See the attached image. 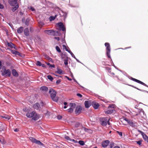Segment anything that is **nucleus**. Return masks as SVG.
I'll use <instances>...</instances> for the list:
<instances>
[{"label": "nucleus", "mask_w": 148, "mask_h": 148, "mask_svg": "<svg viewBox=\"0 0 148 148\" xmlns=\"http://www.w3.org/2000/svg\"><path fill=\"white\" fill-rule=\"evenodd\" d=\"M26 116L29 118H32V119L34 121L37 120L39 118V116L34 111L28 112L26 113Z\"/></svg>", "instance_id": "f257e3e1"}, {"label": "nucleus", "mask_w": 148, "mask_h": 148, "mask_svg": "<svg viewBox=\"0 0 148 148\" xmlns=\"http://www.w3.org/2000/svg\"><path fill=\"white\" fill-rule=\"evenodd\" d=\"M49 93L53 101L55 102L58 101V97L56 96V92L55 90L51 88L49 90Z\"/></svg>", "instance_id": "f03ea898"}, {"label": "nucleus", "mask_w": 148, "mask_h": 148, "mask_svg": "<svg viewBox=\"0 0 148 148\" xmlns=\"http://www.w3.org/2000/svg\"><path fill=\"white\" fill-rule=\"evenodd\" d=\"M3 71H2V75L3 76L10 77L11 75V71L8 69L6 70L5 67L3 68Z\"/></svg>", "instance_id": "7ed1b4c3"}, {"label": "nucleus", "mask_w": 148, "mask_h": 148, "mask_svg": "<svg viewBox=\"0 0 148 148\" xmlns=\"http://www.w3.org/2000/svg\"><path fill=\"white\" fill-rule=\"evenodd\" d=\"M108 120V117H105L100 119V121L101 122V125L104 126H106L107 124V122Z\"/></svg>", "instance_id": "20e7f679"}, {"label": "nucleus", "mask_w": 148, "mask_h": 148, "mask_svg": "<svg viewBox=\"0 0 148 148\" xmlns=\"http://www.w3.org/2000/svg\"><path fill=\"white\" fill-rule=\"evenodd\" d=\"M106 47V54L108 58H111L110 56V44L109 43L106 42L105 44Z\"/></svg>", "instance_id": "39448f33"}, {"label": "nucleus", "mask_w": 148, "mask_h": 148, "mask_svg": "<svg viewBox=\"0 0 148 148\" xmlns=\"http://www.w3.org/2000/svg\"><path fill=\"white\" fill-rule=\"evenodd\" d=\"M124 120L126 121L131 127H135V123H133L132 121L128 119L127 118L124 119Z\"/></svg>", "instance_id": "423d86ee"}, {"label": "nucleus", "mask_w": 148, "mask_h": 148, "mask_svg": "<svg viewBox=\"0 0 148 148\" xmlns=\"http://www.w3.org/2000/svg\"><path fill=\"white\" fill-rule=\"evenodd\" d=\"M138 132L141 134L144 140L146 141L148 143V137L141 131L138 130Z\"/></svg>", "instance_id": "0eeeda50"}, {"label": "nucleus", "mask_w": 148, "mask_h": 148, "mask_svg": "<svg viewBox=\"0 0 148 148\" xmlns=\"http://www.w3.org/2000/svg\"><path fill=\"white\" fill-rule=\"evenodd\" d=\"M82 110L81 107L80 106H77L75 109V114H79L81 113Z\"/></svg>", "instance_id": "6e6552de"}, {"label": "nucleus", "mask_w": 148, "mask_h": 148, "mask_svg": "<svg viewBox=\"0 0 148 148\" xmlns=\"http://www.w3.org/2000/svg\"><path fill=\"white\" fill-rule=\"evenodd\" d=\"M57 25L63 31H66V28L64 26L63 24L62 23L59 22L58 23Z\"/></svg>", "instance_id": "1a4fd4ad"}, {"label": "nucleus", "mask_w": 148, "mask_h": 148, "mask_svg": "<svg viewBox=\"0 0 148 148\" xmlns=\"http://www.w3.org/2000/svg\"><path fill=\"white\" fill-rule=\"evenodd\" d=\"M9 3L11 6H13L18 4L17 3V0H11L9 1Z\"/></svg>", "instance_id": "9d476101"}, {"label": "nucleus", "mask_w": 148, "mask_h": 148, "mask_svg": "<svg viewBox=\"0 0 148 148\" xmlns=\"http://www.w3.org/2000/svg\"><path fill=\"white\" fill-rule=\"evenodd\" d=\"M45 32L49 35H53L54 34L55 31L53 30H47L44 31Z\"/></svg>", "instance_id": "9b49d317"}, {"label": "nucleus", "mask_w": 148, "mask_h": 148, "mask_svg": "<svg viewBox=\"0 0 148 148\" xmlns=\"http://www.w3.org/2000/svg\"><path fill=\"white\" fill-rule=\"evenodd\" d=\"M131 79L134 81V82H135L137 83H138L139 84H141L145 86H147V85L145 84L143 82H142L141 81L138 80L136 79H135V78H133L132 77H131Z\"/></svg>", "instance_id": "f8f14e48"}, {"label": "nucleus", "mask_w": 148, "mask_h": 148, "mask_svg": "<svg viewBox=\"0 0 148 148\" xmlns=\"http://www.w3.org/2000/svg\"><path fill=\"white\" fill-rule=\"evenodd\" d=\"M92 106L93 107V108L95 109L96 110L98 108V107L99 106V104L97 102L95 101H93L92 102Z\"/></svg>", "instance_id": "ddd939ff"}, {"label": "nucleus", "mask_w": 148, "mask_h": 148, "mask_svg": "<svg viewBox=\"0 0 148 148\" xmlns=\"http://www.w3.org/2000/svg\"><path fill=\"white\" fill-rule=\"evenodd\" d=\"M109 141L108 140H106L102 143V145L103 147H106L108 146L109 143Z\"/></svg>", "instance_id": "4468645a"}, {"label": "nucleus", "mask_w": 148, "mask_h": 148, "mask_svg": "<svg viewBox=\"0 0 148 148\" xmlns=\"http://www.w3.org/2000/svg\"><path fill=\"white\" fill-rule=\"evenodd\" d=\"M33 107L34 109L37 110H39L40 108V104L38 103H36L33 105Z\"/></svg>", "instance_id": "2eb2a0df"}, {"label": "nucleus", "mask_w": 148, "mask_h": 148, "mask_svg": "<svg viewBox=\"0 0 148 148\" xmlns=\"http://www.w3.org/2000/svg\"><path fill=\"white\" fill-rule=\"evenodd\" d=\"M65 138L67 140L73 142L74 143H77V141L73 139H71L68 136H65Z\"/></svg>", "instance_id": "dca6fc26"}, {"label": "nucleus", "mask_w": 148, "mask_h": 148, "mask_svg": "<svg viewBox=\"0 0 148 148\" xmlns=\"http://www.w3.org/2000/svg\"><path fill=\"white\" fill-rule=\"evenodd\" d=\"M85 107L86 108H88L91 106V103L89 101H85L84 102Z\"/></svg>", "instance_id": "f3484780"}, {"label": "nucleus", "mask_w": 148, "mask_h": 148, "mask_svg": "<svg viewBox=\"0 0 148 148\" xmlns=\"http://www.w3.org/2000/svg\"><path fill=\"white\" fill-rule=\"evenodd\" d=\"M7 45L8 46L12 48H14L15 49H16V48L15 47V45H14L11 42H7Z\"/></svg>", "instance_id": "a211bd4d"}, {"label": "nucleus", "mask_w": 148, "mask_h": 148, "mask_svg": "<svg viewBox=\"0 0 148 148\" xmlns=\"http://www.w3.org/2000/svg\"><path fill=\"white\" fill-rule=\"evenodd\" d=\"M10 51L12 54L15 55L20 56V53L19 52L15 50L12 49Z\"/></svg>", "instance_id": "6ab92c4d"}, {"label": "nucleus", "mask_w": 148, "mask_h": 148, "mask_svg": "<svg viewBox=\"0 0 148 148\" xmlns=\"http://www.w3.org/2000/svg\"><path fill=\"white\" fill-rule=\"evenodd\" d=\"M40 89L42 92H47L48 90L47 87L45 86L41 87Z\"/></svg>", "instance_id": "aec40b11"}, {"label": "nucleus", "mask_w": 148, "mask_h": 148, "mask_svg": "<svg viewBox=\"0 0 148 148\" xmlns=\"http://www.w3.org/2000/svg\"><path fill=\"white\" fill-rule=\"evenodd\" d=\"M12 75L15 77H18V74L15 69H13L12 70Z\"/></svg>", "instance_id": "412c9836"}, {"label": "nucleus", "mask_w": 148, "mask_h": 148, "mask_svg": "<svg viewBox=\"0 0 148 148\" xmlns=\"http://www.w3.org/2000/svg\"><path fill=\"white\" fill-rule=\"evenodd\" d=\"M24 34L27 36L29 35V31L28 28H26L24 29Z\"/></svg>", "instance_id": "4be33fe9"}, {"label": "nucleus", "mask_w": 148, "mask_h": 148, "mask_svg": "<svg viewBox=\"0 0 148 148\" xmlns=\"http://www.w3.org/2000/svg\"><path fill=\"white\" fill-rule=\"evenodd\" d=\"M57 16V14L56 15L54 16H51L49 17V19L50 21H51L54 20Z\"/></svg>", "instance_id": "5701e85b"}, {"label": "nucleus", "mask_w": 148, "mask_h": 148, "mask_svg": "<svg viewBox=\"0 0 148 148\" xmlns=\"http://www.w3.org/2000/svg\"><path fill=\"white\" fill-rule=\"evenodd\" d=\"M23 27H20L17 30V32L19 34L21 33L23 31Z\"/></svg>", "instance_id": "b1692460"}, {"label": "nucleus", "mask_w": 148, "mask_h": 148, "mask_svg": "<svg viewBox=\"0 0 148 148\" xmlns=\"http://www.w3.org/2000/svg\"><path fill=\"white\" fill-rule=\"evenodd\" d=\"M5 128V125H3L0 122V131H3Z\"/></svg>", "instance_id": "393cba45"}, {"label": "nucleus", "mask_w": 148, "mask_h": 148, "mask_svg": "<svg viewBox=\"0 0 148 148\" xmlns=\"http://www.w3.org/2000/svg\"><path fill=\"white\" fill-rule=\"evenodd\" d=\"M114 111V109L109 110L105 111L106 113L108 114H111L113 113Z\"/></svg>", "instance_id": "a878e982"}, {"label": "nucleus", "mask_w": 148, "mask_h": 148, "mask_svg": "<svg viewBox=\"0 0 148 148\" xmlns=\"http://www.w3.org/2000/svg\"><path fill=\"white\" fill-rule=\"evenodd\" d=\"M18 7V4H17V5L15 6V7L12 8V10L13 12H14L17 9Z\"/></svg>", "instance_id": "bb28decb"}, {"label": "nucleus", "mask_w": 148, "mask_h": 148, "mask_svg": "<svg viewBox=\"0 0 148 148\" xmlns=\"http://www.w3.org/2000/svg\"><path fill=\"white\" fill-rule=\"evenodd\" d=\"M57 71H56V72L57 73H58L59 74H61L62 73H63V71L61 69L57 68Z\"/></svg>", "instance_id": "cd10ccee"}, {"label": "nucleus", "mask_w": 148, "mask_h": 148, "mask_svg": "<svg viewBox=\"0 0 148 148\" xmlns=\"http://www.w3.org/2000/svg\"><path fill=\"white\" fill-rule=\"evenodd\" d=\"M34 143L40 145H43V144L40 140H36Z\"/></svg>", "instance_id": "c85d7f7f"}, {"label": "nucleus", "mask_w": 148, "mask_h": 148, "mask_svg": "<svg viewBox=\"0 0 148 148\" xmlns=\"http://www.w3.org/2000/svg\"><path fill=\"white\" fill-rule=\"evenodd\" d=\"M70 108H72L73 109L75 107L76 105L75 103H72L70 104Z\"/></svg>", "instance_id": "c756f323"}, {"label": "nucleus", "mask_w": 148, "mask_h": 148, "mask_svg": "<svg viewBox=\"0 0 148 148\" xmlns=\"http://www.w3.org/2000/svg\"><path fill=\"white\" fill-rule=\"evenodd\" d=\"M116 106L114 104H112L110 105L108 107V108L109 109L110 108H116Z\"/></svg>", "instance_id": "7c9ffc66"}, {"label": "nucleus", "mask_w": 148, "mask_h": 148, "mask_svg": "<svg viewBox=\"0 0 148 148\" xmlns=\"http://www.w3.org/2000/svg\"><path fill=\"white\" fill-rule=\"evenodd\" d=\"M2 117L5 119L9 120L10 119V117L8 115H5L2 116Z\"/></svg>", "instance_id": "2f4dec72"}, {"label": "nucleus", "mask_w": 148, "mask_h": 148, "mask_svg": "<svg viewBox=\"0 0 148 148\" xmlns=\"http://www.w3.org/2000/svg\"><path fill=\"white\" fill-rule=\"evenodd\" d=\"M29 139L33 143H35V142L36 140L35 138H34L33 137H30L29 138Z\"/></svg>", "instance_id": "473e14b6"}, {"label": "nucleus", "mask_w": 148, "mask_h": 148, "mask_svg": "<svg viewBox=\"0 0 148 148\" xmlns=\"http://www.w3.org/2000/svg\"><path fill=\"white\" fill-rule=\"evenodd\" d=\"M143 140H139L136 141V143L140 146H141L142 145V143Z\"/></svg>", "instance_id": "72a5a7b5"}, {"label": "nucleus", "mask_w": 148, "mask_h": 148, "mask_svg": "<svg viewBox=\"0 0 148 148\" xmlns=\"http://www.w3.org/2000/svg\"><path fill=\"white\" fill-rule=\"evenodd\" d=\"M29 18H27L26 19L25 21V24L27 25H29Z\"/></svg>", "instance_id": "f704fd0d"}, {"label": "nucleus", "mask_w": 148, "mask_h": 148, "mask_svg": "<svg viewBox=\"0 0 148 148\" xmlns=\"http://www.w3.org/2000/svg\"><path fill=\"white\" fill-rule=\"evenodd\" d=\"M47 77L48 79L51 81H52L53 80V77L50 75H48Z\"/></svg>", "instance_id": "c9c22d12"}, {"label": "nucleus", "mask_w": 148, "mask_h": 148, "mask_svg": "<svg viewBox=\"0 0 148 148\" xmlns=\"http://www.w3.org/2000/svg\"><path fill=\"white\" fill-rule=\"evenodd\" d=\"M81 145L83 146L84 145V142L82 140H80L78 142Z\"/></svg>", "instance_id": "e433bc0d"}, {"label": "nucleus", "mask_w": 148, "mask_h": 148, "mask_svg": "<svg viewBox=\"0 0 148 148\" xmlns=\"http://www.w3.org/2000/svg\"><path fill=\"white\" fill-rule=\"evenodd\" d=\"M36 64L37 66H40L42 65V64L40 61H38L37 62Z\"/></svg>", "instance_id": "4c0bfd02"}, {"label": "nucleus", "mask_w": 148, "mask_h": 148, "mask_svg": "<svg viewBox=\"0 0 148 148\" xmlns=\"http://www.w3.org/2000/svg\"><path fill=\"white\" fill-rule=\"evenodd\" d=\"M56 50L58 52L60 53L61 52V50L58 46H56Z\"/></svg>", "instance_id": "58836bf2"}, {"label": "nucleus", "mask_w": 148, "mask_h": 148, "mask_svg": "<svg viewBox=\"0 0 148 148\" xmlns=\"http://www.w3.org/2000/svg\"><path fill=\"white\" fill-rule=\"evenodd\" d=\"M73 109L72 108H70L67 110L68 112L71 113L72 112H73Z\"/></svg>", "instance_id": "ea45409f"}, {"label": "nucleus", "mask_w": 148, "mask_h": 148, "mask_svg": "<svg viewBox=\"0 0 148 148\" xmlns=\"http://www.w3.org/2000/svg\"><path fill=\"white\" fill-rule=\"evenodd\" d=\"M0 142L3 144H5V141L3 139H0Z\"/></svg>", "instance_id": "a19ab883"}, {"label": "nucleus", "mask_w": 148, "mask_h": 148, "mask_svg": "<svg viewBox=\"0 0 148 148\" xmlns=\"http://www.w3.org/2000/svg\"><path fill=\"white\" fill-rule=\"evenodd\" d=\"M80 125V123L79 122H77L75 124V126L76 127H78Z\"/></svg>", "instance_id": "79ce46f5"}, {"label": "nucleus", "mask_w": 148, "mask_h": 148, "mask_svg": "<svg viewBox=\"0 0 148 148\" xmlns=\"http://www.w3.org/2000/svg\"><path fill=\"white\" fill-rule=\"evenodd\" d=\"M114 144L113 142H111L110 144V148H112L114 146Z\"/></svg>", "instance_id": "37998d69"}, {"label": "nucleus", "mask_w": 148, "mask_h": 148, "mask_svg": "<svg viewBox=\"0 0 148 148\" xmlns=\"http://www.w3.org/2000/svg\"><path fill=\"white\" fill-rule=\"evenodd\" d=\"M116 132L121 136H122V133L121 132L117 131Z\"/></svg>", "instance_id": "c03bdc74"}, {"label": "nucleus", "mask_w": 148, "mask_h": 148, "mask_svg": "<svg viewBox=\"0 0 148 148\" xmlns=\"http://www.w3.org/2000/svg\"><path fill=\"white\" fill-rule=\"evenodd\" d=\"M57 118L58 119L60 120V119H61L62 118V117L61 115H58L57 116Z\"/></svg>", "instance_id": "a18cd8bd"}, {"label": "nucleus", "mask_w": 148, "mask_h": 148, "mask_svg": "<svg viewBox=\"0 0 148 148\" xmlns=\"http://www.w3.org/2000/svg\"><path fill=\"white\" fill-rule=\"evenodd\" d=\"M73 80L74 81V82H75L76 83H77V84H78L79 85V86H81V87H82V88H84L83 86H81V85H80L78 83V82H77L75 80V79L74 78H73Z\"/></svg>", "instance_id": "49530a36"}, {"label": "nucleus", "mask_w": 148, "mask_h": 148, "mask_svg": "<svg viewBox=\"0 0 148 148\" xmlns=\"http://www.w3.org/2000/svg\"><path fill=\"white\" fill-rule=\"evenodd\" d=\"M64 64L66 65H67L68 64L67 60H64Z\"/></svg>", "instance_id": "de8ad7c7"}, {"label": "nucleus", "mask_w": 148, "mask_h": 148, "mask_svg": "<svg viewBox=\"0 0 148 148\" xmlns=\"http://www.w3.org/2000/svg\"><path fill=\"white\" fill-rule=\"evenodd\" d=\"M30 10H31L32 11H34L35 10V9L33 7L31 6L30 8Z\"/></svg>", "instance_id": "09e8293b"}, {"label": "nucleus", "mask_w": 148, "mask_h": 148, "mask_svg": "<svg viewBox=\"0 0 148 148\" xmlns=\"http://www.w3.org/2000/svg\"><path fill=\"white\" fill-rule=\"evenodd\" d=\"M66 51L69 52L70 54L72 53L70 49L69 50L68 49H66Z\"/></svg>", "instance_id": "8fccbe9b"}, {"label": "nucleus", "mask_w": 148, "mask_h": 148, "mask_svg": "<svg viewBox=\"0 0 148 148\" xmlns=\"http://www.w3.org/2000/svg\"><path fill=\"white\" fill-rule=\"evenodd\" d=\"M23 110L24 111L27 112V113L28 112V109H27L26 108H23Z\"/></svg>", "instance_id": "3c124183"}, {"label": "nucleus", "mask_w": 148, "mask_h": 148, "mask_svg": "<svg viewBox=\"0 0 148 148\" xmlns=\"http://www.w3.org/2000/svg\"><path fill=\"white\" fill-rule=\"evenodd\" d=\"M4 8V6L3 5L0 3V8L1 9H3Z\"/></svg>", "instance_id": "603ef678"}, {"label": "nucleus", "mask_w": 148, "mask_h": 148, "mask_svg": "<svg viewBox=\"0 0 148 148\" xmlns=\"http://www.w3.org/2000/svg\"><path fill=\"white\" fill-rule=\"evenodd\" d=\"M132 87L134 88H135L136 89H137V90H140V91H142L140 89H139L136 87L135 86H132V85H130Z\"/></svg>", "instance_id": "864d4df0"}, {"label": "nucleus", "mask_w": 148, "mask_h": 148, "mask_svg": "<svg viewBox=\"0 0 148 148\" xmlns=\"http://www.w3.org/2000/svg\"><path fill=\"white\" fill-rule=\"evenodd\" d=\"M60 82H61L60 80V79L58 80H57V81L56 82V83L57 84H59L60 83Z\"/></svg>", "instance_id": "5fc2aeb1"}, {"label": "nucleus", "mask_w": 148, "mask_h": 148, "mask_svg": "<svg viewBox=\"0 0 148 148\" xmlns=\"http://www.w3.org/2000/svg\"><path fill=\"white\" fill-rule=\"evenodd\" d=\"M71 55L75 59H76V58L73 53L71 54Z\"/></svg>", "instance_id": "6e6d98bb"}, {"label": "nucleus", "mask_w": 148, "mask_h": 148, "mask_svg": "<svg viewBox=\"0 0 148 148\" xmlns=\"http://www.w3.org/2000/svg\"><path fill=\"white\" fill-rule=\"evenodd\" d=\"M77 96L78 97H82V95L78 93L77 95Z\"/></svg>", "instance_id": "4d7b16f0"}, {"label": "nucleus", "mask_w": 148, "mask_h": 148, "mask_svg": "<svg viewBox=\"0 0 148 148\" xmlns=\"http://www.w3.org/2000/svg\"><path fill=\"white\" fill-rule=\"evenodd\" d=\"M9 24V25H10V27L12 28H13V25H12V24L11 23H8Z\"/></svg>", "instance_id": "13d9d810"}, {"label": "nucleus", "mask_w": 148, "mask_h": 148, "mask_svg": "<svg viewBox=\"0 0 148 148\" xmlns=\"http://www.w3.org/2000/svg\"><path fill=\"white\" fill-rule=\"evenodd\" d=\"M65 77H66V78H67L69 80V81H71L72 80V79L71 78H69V77H68L67 76H65Z\"/></svg>", "instance_id": "bf43d9fd"}, {"label": "nucleus", "mask_w": 148, "mask_h": 148, "mask_svg": "<svg viewBox=\"0 0 148 148\" xmlns=\"http://www.w3.org/2000/svg\"><path fill=\"white\" fill-rule=\"evenodd\" d=\"M54 38L58 41L60 40V38L58 37H55Z\"/></svg>", "instance_id": "052dcab7"}, {"label": "nucleus", "mask_w": 148, "mask_h": 148, "mask_svg": "<svg viewBox=\"0 0 148 148\" xmlns=\"http://www.w3.org/2000/svg\"><path fill=\"white\" fill-rule=\"evenodd\" d=\"M63 47L64 49H65L66 50V49H67V48H66V46L64 45H63Z\"/></svg>", "instance_id": "680f3d73"}, {"label": "nucleus", "mask_w": 148, "mask_h": 148, "mask_svg": "<svg viewBox=\"0 0 148 148\" xmlns=\"http://www.w3.org/2000/svg\"><path fill=\"white\" fill-rule=\"evenodd\" d=\"M40 104L42 106H44V104L41 101L40 102Z\"/></svg>", "instance_id": "e2e57ef3"}, {"label": "nucleus", "mask_w": 148, "mask_h": 148, "mask_svg": "<svg viewBox=\"0 0 148 148\" xmlns=\"http://www.w3.org/2000/svg\"><path fill=\"white\" fill-rule=\"evenodd\" d=\"M49 66L51 67L54 68L55 65L54 64H52V65L51 64V65H50V66Z\"/></svg>", "instance_id": "0e129e2a"}, {"label": "nucleus", "mask_w": 148, "mask_h": 148, "mask_svg": "<svg viewBox=\"0 0 148 148\" xmlns=\"http://www.w3.org/2000/svg\"><path fill=\"white\" fill-rule=\"evenodd\" d=\"M41 66L42 67H45L46 66L44 64H42V65H41Z\"/></svg>", "instance_id": "69168bd1"}, {"label": "nucleus", "mask_w": 148, "mask_h": 148, "mask_svg": "<svg viewBox=\"0 0 148 148\" xmlns=\"http://www.w3.org/2000/svg\"><path fill=\"white\" fill-rule=\"evenodd\" d=\"M18 131V130L16 128L14 130V131L15 132H17Z\"/></svg>", "instance_id": "338daca9"}, {"label": "nucleus", "mask_w": 148, "mask_h": 148, "mask_svg": "<svg viewBox=\"0 0 148 148\" xmlns=\"http://www.w3.org/2000/svg\"><path fill=\"white\" fill-rule=\"evenodd\" d=\"M114 148H120V147L118 146H115Z\"/></svg>", "instance_id": "774afa93"}]
</instances>
